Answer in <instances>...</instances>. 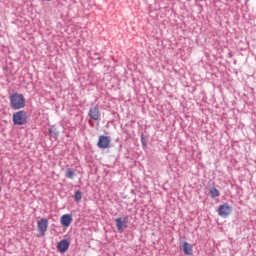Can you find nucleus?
<instances>
[{
	"label": "nucleus",
	"mask_w": 256,
	"mask_h": 256,
	"mask_svg": "<svg viewBox=\"0 0 256 256\" xmlns=\"http://www.w3.org/2000/svg\"><path fill=\"white\" fill-rule=\"evenodd\" d=\"M81 199H83V193H81L80 190L76 191L75 195H74V200L79 203V201H81Z\"/></svg>",
	"instance_id": "12"
},
{
	"label": "nucleus",
	"mask_w": 256,
	"mask_h": 256,
	"mask_svg": "<svg viewBox=\"0 0 256 256\" xmlns=\"http://www.w3.org/2000/svg\"><path fill=\"white\" fill-rule=\"evenodd\" d=\"M69 245L70 243L67 239L61 240L57 245L59 253H67L69 251Z\"/></svg>",
	"instance_id": "7"
},
{
	"label": "nucleus",
	"mask_w": 256,
	"mask_h": 256,
	"mask_svg": "<svg viewBox=\"0 0 256 256\" xmlns=\"http://www.w3.org/2000/svg\"><path fill=\"white\" fill-rule=\"evenodd\" d=\"M88 116L90 117V119H93V121H99L101 117V112H99V107L97 106L91 107L89 110Z\"/></svg>",
	"instance_id": "6"
},
{
	"label": "nucleus",
	"mask_w": 256,
	"mask_h": 256,
	"mask_svg": "<svg viewBox=\"0 0 256 256\" xmlns=\"http://www.w3.org/2000/svg\"><path fill=\"white\" fill-rule=\"evenodd\" d=\"M232 210L233 209L231 208V206H229V204L224 203L218 207V215L220 217L227 218L229 217V215H231Z\"/></svg>",
	"instance_id": "4"
},
{
	"label": "nucleus",
	"mask_w": 256,
	"mask_h": 256,
	"mask_svg": "<svg viewBox=\"0 0 256 256\" xmlns=\"http://www.w3.org/2000/svg\"><path fill=\"white\" fill-rule=\"evenodd\" d=\"M219 195H221V193L219 192V190H217V188L212 187L210 189V196L212 197V199H215L216 197H219Z\"/></svg>",
	"instance_id": "11"
},
{
	"label": "nucleus",
	"mask_w": 256,
	"mask_h": 256,
	"mask_svg": "<svg viewBox=\"0 0 256 256\" xmlns=\"http://www.w3.org/2000/svg\"><path fill=\"white\" fill-rule=\"evenodd\" d=\"M182 249L185 255H193V246L188 242H183Z\"/></svg>",
	"instance_id": "9"
},
{
	"label": "nucleus",
	"mask_w": 256,
	"mask_h": 256,
	"mask_svg": "<svg viewBox=\"0 0 256 256\" xmlns=\"http://www.w3.org/2000/svg\"><path fill=\"white\" fill-rule=\"evenodd\" d=\"M43 1H51V0H43Z\"/></svg>",
	"instance_id": "15"
},
{
	"label": "nucleus",
	"mask_w": 256,
	"mask_h": 256,
	"mask_svg": "<svg viewBox=\"0 0 256 256\" xmlns=\"http://www.w3.org/2000/svg\"><path fill=\"white\" fill-rule=\"evenodd\" d=\"M73 221L71 214H64L60 219V223L63 227H69Z\"/></svg>",
	"instance_id": "8"
},
{
	"label": "nucleus",
	"mask_w": 256,
	"mask_h": 256,
	"mask_svg": "<svg viewBox=\"0 0 256 256\" xmlns=\"http://www.w3.org/2000/svg\"><path fill=\"white\" fill-rule=\"evenodd\" d=\"M65 177L67 179H73V177H75V172H73V170L71 169H67L65 173Z\"/></svg>",
	"instance_id": "13"
},
{
	"label": "nucleus",
	"mask_w": 256,
	"mask_h": 256,
	"mask_svg": "<svg viewBox=\"0 0 256 256\" xmlns=\"http://www.w3.org/2000/svg\"><path fill=\"white\" fill-rule=\"evenodd\" d=\"M127 221H129V217L125 216L124 217V223H127Z\"/></svg>",
	"instance_id": "14"
},
{
	"label": "nucleus",
	"mask_w": 256,
	"mask_h": 256,
	"mask_svg": "<svg viewBox=\"0 0 256 256\" xmlns=\"http://www.w3.org/2000/svg\"><path fill=\"white\" fill-rule=\"evenodd\" d=\"M37 227H38V233L40 235H45L47 233V228L49 227V220L46 218H42L37 222Z\"/></svg>",
	"instance_id": "5"
},
{
	"label": "nucleus",
	"mask_w": 256,
	"mask_h": 256,
	"mask_svg": "<svg viewBox=\"0 0 256 256\" xmlns=\"http://www.w3.org/2000/svg\"><path fill=\"white\" fill-rule=\"evenodd\" d=\"M14 125H25L27 123V112L20 110L13 114Z\"/></svg>",
	"instance_id": "2"
},
{
	"label": "nucleus",
	"mask_w": 256,
	"mask_h": 256,
	"mask_svg": "<svg viewBox=\"0 0 256 256\" xmlns=\"http://www.w3.org/2000/svg\"><path fill=\"white\" fill-rule=\"evenodd\" d=\"M115 221H116L117 231H119V233H123L125 227H127L125 226V222L121 218H117Z\"/></svg>",
	"instance_id": "10"
},
{
	"label": "nucleus",
	"mask_w": 256,
	"mask_h": 256,
	"mask_svg": "<svg viewBox=\"0 0 256 256\" xmlns=\"http://www.w3.org/2000/svg\"><path fill=\"white\" fill-rule=\"evenodd\" d=\"M97 147H99V149H109V147H111V138H109V136L100 135L98 137Z\"/></svg>",
	"instance_id": "3"
},
{
	"label": "nucleus",
	"mask_w": 256,
	"mask_h": 256,
	"mask_svg": "<svg viewBox=\"0 0 256 256\" xmlns=\"http://www.w3.org/2000/svg\"><path fill=\"white\" fill-rule=\"evenodd\" d=\"M10 105L13 109H23L25 107V97L23 94L15 93L10 97Z\"/></svg>",
	"instance_id": "1"
}]
</instances>
